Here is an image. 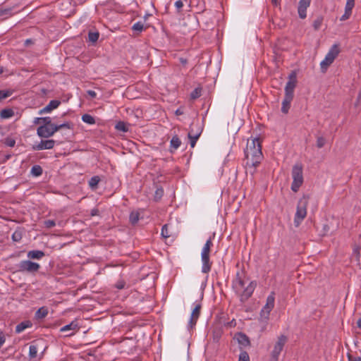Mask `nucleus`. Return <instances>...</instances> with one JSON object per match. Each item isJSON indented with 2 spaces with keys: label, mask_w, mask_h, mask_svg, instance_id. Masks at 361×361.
I'll list each match as a JSON object with an SVG mask.
<instances>
[{
  "label": "nucleus",
  "mask_w": 361,
  "mask_h": 361,
  "mask_svg": "<svg viewBox=\"0 0 361 361\" xmlns=\"http://www.w3.org/2000/svg\"><path fill=\"white\" fill-rule=\"evenodd\" d=\"M139 216H140V214L138 212H132L130 214V222L133 224V225H135V224H137V222L139 220Z\"/></svg>",
  "instance_id": "obj_37"
},
{
  "label": "nucleus",
  "mask_w": 361,
  "mask_h": 361,
  "mask_svg": "<svg viewBox=\"0 0 361 361\" xmlns=\"http://www.w3.org/2000/svg\"><path fill=\"white\" fill-rule=\"evenodd\" d=\"M6 145L8 147H14L16 141L13 139H6L5 142Z\"/></svg>",
  "instance_id": "obj_53"
},
{
  "label": "nucleus",
  "mask_w": 361,
  "mask_h": 361,
  "mask_svg": "<svg viewBox=\"0 0 361 361\" xmlns=\"http://www.w3.org/2000/svg\"><path fill=\"white\" fill-rule=\"evenodd\" d=\"M326 144V139L324 137H318L317 139V147L318 148L323 147Z\"/></svg>",
  "instance_id": "obj_45"
},
{
  "label": "nucleus",
  "mask_w": 361,
  "mask_h": 361,
  "mask_svg": "<svg viewBox=\"0 0 361 361\" xmlns=\"http://www.w3.org/2000/svg\"><path fill=\"white\" fill-rule=\"evenodd\" d=\"M213 246L212 238L210 237L204 244L201 255H209L211 247Z\"/></svg>",
  "instance_id": "obj_24"
},
{
  "label": "nucleus",
  "mask_w": 361,
  "mask_h": 361,
  "mask_svg": "<svg viewBox=\"0 0 361 361\" xmlns=\"http://www.w3.org/2000/svg\"><path fill=\"white\" fill-rule=\"evenodd\" d=\"M293 97L284 96V99L282 102L281 111L283 114H287L289 111L290 103L293 100Z\"/></svg>",
  "instance_id": "obj_21"
},
{
  "label": "nucleus",
  "mask_w": 361,
  "mask_h": 361,
  "mask_svg": "<svg viewBox=\"0 0 361 361\" xmlns=\"http://www.w3.org/2000/svg\"><path fill=\"white\" fill-rule=\"evenodd\" d=\"M348 361H361V357L357 356H354L350 353H348Z\"/></svg>",
  "instance_id": "obj_52"
},
{
  "label": "nucleus",
  "mask_w": 361,
  "mask_h": 361,
  "mask_svg": "<svg viewBox=\"0 0 361 361\" xmlns=\"http://www.w3.org/2000/svg\"><path fill=\"white\" fill-rule=\"evenodd\" d=\"M99 215V210L97 209H93L91 211V216Z\"/></svg>",
  "instance_id": "obj_57"
},
{
  "label": "nucleus",
  "mask_w": 361,
  "mask_h": 361,
  "mask_svg": "<svg viewBox=\"0 0 361 361\" xmlns=\"http://www.w3.org/2000/svg\"><path fill=\"white\" fill-rule=\"evenodd\" d=\"M340 53V49L339 45L337 44H334L331 49H329V52L326 55L327 57H329L331 61H334L335 59L338 56V55Z\"/></svg>",
  "instance_id": "obj_20"
},
{
  "label": "nucleus",
  "mask_w": 361,
  "mask_h": 361,
  "mask_svg": "<svg viewBox=\"0 0 361 361\" xmlns=\"http://www.w3.org/2000/svg\"><path fill=\"white\" fill-rule=\"evenodd\" d=\"M333 62V61L326 56L324 59L320 63L322 71L324 73Z\"/></svg>",
  "instance_id": "obj_28"
},
{
  "label": "nucleus",
  "mask_w": 361,
  "mask_h": 361,
  "mask_svg": "<svg viewBox=\"0 0 361 361\" xmlns=\"http://www.w3.org/2000/svg\"><path fill=\"white\" fill-rule=\"evenodd\" d=\"M244 277L245 274L243 272H237L236 277L233 281V287L235 289L236 291H240L243 288H244Z\"/></svg>",
  "instance_id": "obj_13"
},
{
  "label": "nucleus",
  "mask_w": 361,
  "mask_h": 361,
  "mask_svg": "<svg viewBox=\"0 0 361 361\" xmlns=\"http://www.w3.org/2000/svg\"><path fill=\"white\" fill-rule=\"evenodd\" d=\"M61 104V101L57 99H53L49 102V103L43 109H40L39 111V114H43L51 112L52 110L59 107Z\"/></svg>",
  "instance_id": "obj_15"
},
{
  "label": "nucleus",
  "mask_w": 361,
  "mask_h": 361,
  "mask_svg": "<svg viewBox=\"0 0 361 361\" xmlns=\"http://www.w3.org/2000/svg\"><path fill=\"white\" fill-rule=\"evenodd\" d=\"M201 258L202 262V271L207 274L210 271L212 264L209 259V255H201Z\"/></svg>",
  "instance_id": "obj_18"
},
{
  "label": "nucleus",
  "mask_w": 361,
  "mask_h": 361,
  "mask_svg": "<svg viewBox=\"0 0 361 361\" xmlns=\"http://www.w3.org/2000/svg\"><path fill=\"white\" fill-rule=\"evenodd\" d=\"M245 157L246 168L247 170L250 169V172L253 174L255 172V168L261 163L263 159L259 138L256 137L247 140L245 149Z\"/></svg>",
  "instance_id": "obj_1"
},
{
  "label": "nucleus",
  "mask_w": 361,
  "mask_h": 361,
  "mask_svg": "<svg viewBox=\"0 0 361 361\" xmlns=\"http://www.w3.org/2000/svg\"><path fill=\"white\" fill-rule=\"evenodd\" d=\"M275 302V293L271 292V294L267 297L265 305L261 310L260 315L262 317L267 319L269 318L270 312L274 307Z\"/></svg>",
  "instance_id": "obj_7"
},
{
  "label": "nucleus",
  "mask_w": 361,
  "mask_h": 361,
  "mask_svg": "<svg viewBox=\"0 0 361 361\" xmlns=\"http://www.w3.org/2000/svg\"><path fill=\"white\" fill-rule=\"evenodd\" d=\"M287 341L288 338L284 335H281L278 338V341L275 343L274 349L271 351L270 361L279 360V356Z\"/></svg>",
  "instance_id": "obj_5"
},
{
  "label": "nucleus",
  "mask_w": 361,
  "mask_h": 361,
  "mask_svg": "<svg viewBox=\"0 0 361 361\" xmlns=\"http://www.w3.org/2000/svg\"><path fill=\"white\" fill-rule=\"evenodd\" d=\"M11 8H5V9H0V16H11Z\"/></svg>",
  "instance_id": "obj_49"
},
{
  "label": "nucleus",
  "mask_w": 361,
  "mask_h": 361,
  "mask_svg": "<svg viewBox=\"0 0 361 361\" xmlns=\"http://www.w3.org/2000/svg\"><path fill=\"white\" fill-rule=\"evenodd\" d=\"M360 246L358 245H355L353 247V255L356 256L357 259L360 257Z\"/></svg>",
  "instance_id": "obj_50"
},
{
  "label": "nucleus",
  "mask_w": 361,
  "mask_h": 361,
  "mask_svg": "<svg viewBox=\"0 0 361 361\" xmlns=\"http://www.w3.org/2000/svg\"><path fill=\"white\" fill-rule=\"evenodd\" d=\"M51 121V117H39V118H35L33 123L35 125L42 124H50V122Z\"/></svg>",
  "instance_id": "obj_26"
},
{
  "label": "nucleus",
  "mask_w": 361,
  "mask_h": 361,
  "mask_svg": "<svg viewBox=\"0 0 361 361\" xmlns=\"http://www.w3.org/2000/svg\"><path fill=\"white\" fill-rule=\"evenodd\" d=\"M354 6H355V0H347L345 7V13L341 17L340 20L344 21L350 18Z\"/></svg>",
  "instance_id": "obj_16"
},
{
  "label": "nucleus",
  "mask_w": 361,
  "mask_h": 361,
  "mask_svg": "<svg viewBox=\"0 0 361 361\" xmlns=\"http://www.w3.org/2000/svg\"><path fill=\"white\" fill-rule=\"evenodd\" d=\"M30 39H27V40L26 41V42H27V43H30Z\"/></svg>",
  "instance_id": "obj_63"
},
{
  "label": "nucleus",
  "mask_w": 361,
  "mask_h": 361,
  "mask_svg": "<svg viewBox=\"0 0 361 361\" xmlns=\"http://www.w3.org/2000/svg\"><path fill=\"white\" fill-rule=\"evenodd\" d=\"M45 254L43 251L41 250H30L27 252V257L30 259H40L43 257H44Z\"/></svg>",
  "instance_id": "obj_23"
},
{
  "label": "nucleus",
  "mask_w": 361,
  "mask_h": 361,
  "mask_svg": "<svg viewBox=\"0 0 361 361\" xmlns=\"http://www.w3.org/2000/svg\"><path fill=\"white\" fill-rule=\"evenodd\" d=\"M297 79L295 73H292L289 76V80L285 87V96L290 97L293 98L294 89L296 86Z\"/></svg>",
  "instance_id": "obj_10"
},
{
  "label": "nucleus",
  "mask_w": 361,
  "mask_h": 361,
  "mask_svg": "<svg viewBox=\"0 0 361 361\" xmlns=\"http://www.w3.org/2000/svg\"><path fill=\"white\" fill-rule=\"evenodd\" d=\"M18 271L20 272H26L35 274L37 273L40 265L37 262H33L30 260H23L18 264Z\"/></svg>",
  "instance_id": "obj_4"
},
{
  "label": "nucleus",
  "mask_w": 361,
  "mask_h": 361,
  "mask_svg": "<svg viewBox=\"0 0 361 361\" xmlns=\"http://www.w3.org/2000/svg\"><path fill=\"white\" fill-rule=\"evenodd\" d=\"M293 182L291 184V190L296 192L303 183L302 167L301 165L296 164L293 166L292 169Z\"/></svg>",
  "instance_id": "obj_3"
},
{
  "label": "nucleus",
  "mask_w": 361,
  "mask_h": 361,
  "mask_svg": "<svg viewBox=\"0 0 361 361\" xmlns=\"http://www.w3.org/2000/svg\"><path fill=\"white\" fill-rule=\"evenodd\" d=\"M309 200V195H303L298 202L297 209L294 217V224L296 227L300 226L307 216V207Z\"/></svg>",
  "instance_id": "obj_2"
},
{
  "label": "nucleus",
  "mask_w": 361,
  "mask_h": 361,
  "mask_svg": "<svg viewBox=\"0 0 361 361\" xmlns=\"http://www.w3.org/2000/svg\"><path fill=\"white\" fill-rule=\"evenodd\" d=\"M57 132L56 124L50 122V124L41 125L37 128V133L40 137L48 138Z\"/></svg>",
  "instance_id": "obj_6"
},
{
  "label": "nucleus",
  "mask_w": 361,
  "mask_h": 361,
  "mask_svg": "<svg viewBox=\"0 0 361 361\" xmlns=\"http://www.w3.org/2000/svg\"><path fill=\"white\" fill-rule=\"evenodd\" d=\"M99 37V34L98 32H90L88 33V39L90 42L92 43H95Z\"/></svg>",
  "instance_id": "obj_36"
},
{
  "label": "nucleus",
  "mask_w": 361,
  "mask_h": 361,
  "mask_svg": "<svg viewBox=\"0 0 361 361\" xmlns=\"http://www.w3.org/2000/svg\"><path fill=\"white\" fill-rule=\"evenodd\" d=\"M12 239L15 242H18L22 239V233L20 231H16L12 235Z\"/></svg>",
  "instance_id": "obj_44"
},
{
  "label": "nucleus",
  "mask_w": 361,
  "mask_h": 361,
  "mask_svg": "<svg viewBox=\"0 0 361 361\" xmlns=\"http://www.w3.org/2000/svg\"><path fill=\"white\" fill-rule=\"evenodd\" d=\"M176 115H181V114H183V111H180V109H177V110L176 111Z\"/></svg>",
  "instance_id": "obj_61"
},
{
  "label": "nucleus",
  "mask_w": 361,
  "mask_h": 361,
  "mask_svg": "<svg viewBox=\"0 0 361 361\" xmlns=\"http://www.w3.org/2000/svg\"><path fill=\"white\" fill-rule=\"evenodd\" d=\"M55 142L54 140H42L38 145L33 146V149L35 150L51 149L54 148Z\"/></svg>",
  "instance_id": "obj_12"
},
{
  "label": "nucleus",
  "mask_w": 361,
  "mask_h": 361,
  "mask_svg": "<svg viewBox=\"0 0 361 361\" xmlns=\"http://www.w3.org/2000/svg\"><path fill=\"white\" fill-rule=\"evenodd\" d=\"M11 93L9 90H0V101L11 96Z\"/></svg>",
  "instance_id": "obj_48"
},
{
  "label": "nucleus",
  "mask_w": 361,
  "mask_h": 361,
  "mask_svg": "<svg viewBox=\"0 0 361 361\" xmlns=\"http://www.w3.org/2000/svg\"><path fill=\"white\" fill-rule=\"evenodd\" d=\"M82 121L86 123L91 125L94 124L96 122L94 118L87 114H83L82 116Z\"/></svg>",
  "instance_id": "obj_35"
},
{
  "label": "nucleus",
  "mask_w": 361,
  "mask_h": 361,
  "mask_svg": "<svg viewBox=\"0 0 361 361\" xmlns=\"http://www.w3.org/2000/svg\"><path fill=\"white\" fill-rule=\"evenodd\" d=\"M357 326L359 329H361V318H360L357 322Z\"/></svg>",
  "instance_id": "obj_60"
},
{
  "label": "nucleus",
  "mask_w": 361,
  "mask_h": 361,
  "mask_svg": "<svg viewBox=\"0 0 361 361\" xmlns=\"http://www.w3.org/2000/svg\"><path fill=\"white\" fill-rule=\"evenodd\" d=\"M5 337L2 333H0V347L5 343Z\"/></svg>",
  "instance_id": "obj_56"
},
{
  "label": "nucleus",
  "mask_w": 361,
  "mask_h": 361,
  "mask_svg": "<svg viewBox=\"0 0 361 361\" xmlns=\"http://www.w3.org/2000/svg\"><path fill=\"white\" fill-rule=\"evenodd\" d=\"M161 235L164 238H167L170 236V235L169 233V229H168L167 224H165L162 226Z\"/></svg>",
  "instance_id": "obj_46"
},
{
  "label": "nucleus",
  "mask_w": 361,
  "mask_h": 361,
  "mask_svg": "<svg viewBox=\"0 0 361 361\" xmlns=\"http://www.w3.org/2000/svg\"><path fill=\"white\" fill-rule=\"evenodd\" d=\"M180 62L183 64V65H185L187 64L188 63V60L186 59H184V58H180Z\"/></svg>",
  "instance_id": "obj_59"
},
{
  "label": "nucleus",
  "mask_w": 361,
  "mask_h": 361,
  "mask_svg": "<svg viewBox=\"0 0 361 361\" xmlns=\"http://www.w3.org/2000/svg\"><path fill=\"white\" fill-rule=\"evenodd\" d=\"M125 286H126V282L123 280H120V281H117V283L115 284V287L119 290L124 288Z\"/></svg>",
  "instance_id": "obj_51"
},
{
  "label": "nucleus",
  "mask_w": 361,
  "mask_h": 361,
  "mask_svg": "<svg viewBox=\"0 0 361 361\" xmlns=\"http://www.w3.org/2000/svg\"><path fill=\"white\" fill-rule=\"evenodd\" d=\"M87 93L92 99L97 97V93L93 90H89L87 91Z\"/></svg>",
  "instance_id": "obj_54"
},
{
  "label": "nucleus",
  "mask_w": 361,
  "mask_h": 361,
  "mask_svg": "<svg viewBox=\"0 0 361 361\" xmlns=\"http://www.w3.org/2000/svg\"><path fill=\"white\" fill-rule=\"evenodd\" d=\"M222 335V331L221 329H215L213 331V340L214 342H218L219 339L221 338Z\"/></svg>",
  "instance_id": "obj_42"
},
{
  "label": "nucleus",
  "mask_w": 361,
  "mask_h": 361,
  "mask_svg": "<svg viewBox=\"0 0 361 361\" xmlns=\"http://www.w3.org/2000/svg\"><path fill=\"white\" fill-rule=\"evenodd\" d=\"M99 181V177L97 176H94L92 177L89 180V185L92 189H96Z\"/></svg>",
  "instance_id": "obj_34"
},
{
  "label": "nucleus",
  "mask_w": 361,
  "mask_h": 361,
  "mask_svg": "<svg viewBox=\"0 0 361 361\" xmlns=\"http://www.w3.org/2000/svg\"><path fill=\"white\" fill-rule=\"evenodd\" d=\"M56 127L57 128V131L63 129V128H67V129H72L73 127V125L71 122H65L62 124L56 125Z\"/></svg>",
  "instance_id": "obj_39"
},
{
  "label": "nucleus",
  "mask_w": 361,
  "mask_h": 361,
  "mask_svg": "<svg viewBox=\"0 0 361 361\" xmlns=\"http://www.w3.org/2000/svg\"><path fill=\"white\" fill-rule=\"evenodd\" d=\"M44 226L47 228H51L56 226V222L54 220H51V219L45 220L44 221Z\"/></svg>",
  "instance_id": "obj_47"
},
{
  "label": "nucleus",
  "mask_w": 361,
  "mask_h": 361,
  "mask_svg": "<svg viewBox=\"0 0 361 361\" xmlns=\"http://www.w3.org/2000/svg\"><path fill=\"white\" fill-rule=\"evenodd\" d=\"M175 6L179 10L183 6V4L181 0L176 1L175 2Z\"/></svg>",
  "instance_id": "obj_55"
},
{
  "label": "nucleus",
  "mask_w": 361,
  "mask_h": 361,
  "mask_svg": "<svg viewBox=\"0 0 361 361\" xmlns=\"http://www.w3.org/2000/svg\"><path fill=\"white\" fill-rule=\"evenodd\" d=\"M324 18L322 16H318L316 19L313 21L312 26L315 30H319L323 23Z\"/></svg>",
  "instance_id": "obj_32"
},
{
  "label": "nucleus",
  "mask_w": 361,
  "mask_h": 361,
  "mask_svg": "<svg viewBox=\"0 0 361 361\" xmlns=\"http://www.w3.org/2000/svg\"><path fill=\"white\" fill-rule=\"evenodd\" d=\"M38 344L32 343L29 348V357L30 359H34L37 356Z\"/></svg>",
  "instance_id": "obj_25"
},
{
  "label": "nucleus",
  "mask_w": 361,
  "mask_h": 361,
  "mask_svg": "<svg viewBox=\"0 0 361 361\" xmlns=\"http://www.w3.org/2000/svg\"><path fill=\"white\" fill-rule=\"evenodd\" d=\"M73 334V332L70 333V334H66V336H72Z\"/></svg>",
  "instance_id": "obj_62"
},
{
  "label": "nucleus",
  "mask_w": 361,
  "mask_h": 361,
  "mask_svg": "<svg viewBox=\"0 0 361 361\" xmlns=\"http://www.w3.org/2000/svg\"><path fill=\"white\" fill-rule=\"evenodd\" d=\"M115 128L123 133L128 132L129 130L128 126L123 121H118L116 124Z\"/></svg>",
  "instance_id": "obj_29"
},
{
  "label": "nucleus",
  "mask_w": 361,
  "mask_h": 361,
  "mask_svg": "<svg viewBox=\"0 0 361 361\" xmlns=\"http://www.w3.org/2000/svg\"><path fill=\"white\" fill-rule=\"evenodd\" d=\"M80 1H81V2H84V1H85V0H81Z\"/></svg>",
  "instance_id": "obj_64"
},
{
  "label": "nucleus",
  "mask_w": 361,
  "mask_h": 361,
  "mask_svg": "<svg viewBox=\"0 0 361 361\" xmlns=\"http://www.w3.org/2000/svg\"><path fill=\"white\" fill-rule=\"evenodd\" d=\"M202 129L198 125H195L192 123L190 128V131L188 133V138L190 139V147H194L195 146L196 142L200 137L202 133Z\"/></svg>",
  "instance_id": "obj_8"
},
{
  "label": "nucleus",
  "mask_w": 361,
  "mask_h": 361,
  "mask_svg": "<svg viewBox=\"0 0 361 361\" xmlns=\"http://www.w3.org/2000/svg\"><path fill=\"white\" fill-rule=\"evenodd\" d=\"M164 195V190L161 187L157 188L154 193V200L156 201L159 200Z\"/></svg>",
  "instance_id": "obj_40"
},
{
  "label": "nucleus",
  "mask_w": 361,
  "mask_h": 361,
  "mask_svg": "<svg viewBox=\"0 0 361 361\" xmlns=\"http://www.w3.org/2000/svg\"><path fill=\"white\" fill-rule=\"evenodd\" d=\"M202 88L196 87L194 90L190 93V98L192 99H196L201 96Z\"/></svg>",
  "instance_id": "obj_38"
},
{
  "label": "nucleus",
  "mask_w": 361,
  "mask_h": 361,
  "mask_svg": "<svg viewBox=\"0 0 361 361\" xmlns=\"http://www.w3.org/2000/svg\"><path fill=\"white\" fill-rule=\"evenodd\" d=\"M42 172V168L39 165H35L31 169V174L34 176H39Z\"/></svg>",
  "instance_id": "obj_31"
},
{
  "label": "nucleus",
  "mask_w": 361,
  "mask_h": 361,
  "mask_svg": "<svg viewBox=\"0 0 361 361\" xmlns=\"http://www.w3.org/2000/svg\"><path fill=\"white\" fill-rule=\"evenodd\" d=\"M311 0H300L298 8V13L301 19L307 17L306 11L310 5Z\"/></svg>",
  "instance_id": "obj_11"
},
{
  "label": "nucleus",
  "mask_w": 361,
  "mask_h": 361,
  "mask_svg": "<svg viewBox=\"0 0 361 361\" xmlns=\"http://www.w3.org/2000/svg\"><path fill=\"white\" fill-rule=\"evenodd\" d=\"M14 115V112L11 109H4L1 110L0 116L2 118H9Z\"/></svg>",
  "instance_id": "obj_30"
},
{
  "label": "nucleus",
  "mask_w": 361,
  "mask_h": 361,
  "mask_svg": "<svg viewBox=\"0 0 361 361\" xmlns=\"http://www.w3.org/2000/svg\"><path fill=\"white\" fill-rule=\"evenodd\" d=\"M200 310H201V305L197 304L193 309L192 314H191L190 319L189 321L190 328L192 329L193 326H195L197 321L200 315Z\"/></svg>",
  "instance_id": "obj_14"
},
{
  "label": "nucleus",
  "mask_w": 361,
  "mask_h": 361,
  "mask_svg": "<svg viewBox=\"0 0 361 361\" xmlns=\"http://www.w3.org/2000/svg\"><path fill=\"white\" fill-rule=\"evenodd\" d=\"M80 329V325L77 319L72 321L70 324L61 328V332H66V331H78Z\"/></svg>",
  "instance_id": "obj_19"
},
{
  "label": "nucleus",
  "mask_w": 361,
  "mask_h": 361,
  "mask_svg": "<svg viewBox=\"0 0 361 361\" xmlns=\"http://www.w3.org/2000/svg\"><path fill=\"white\" fill-rule=\"evenodd\" d=\"M170 144L171 147H173L174 149H176L180 147L181 141L177 135H175L171 140Z\"/></svg>",
  "instance_id": "obj_33"
},
{
  "label": "nucleus",
  "mask_w": 361,
  "mask_h": 361,
  "mask_svg": "<svg viewBox=\"0 0 361 361\" xmlns=\"http://www.w3.org/2000/svg\"><path fill=\"white\" fill-rule=\"evenodd\" d=\"M235 338L237 339L238 343L243 347H247L250 345V341L249 337L244 333L239 332L235 334Z\"/></svg>",
  "instance_id": "obj_17"
},
{
  "label": "nucleus",
  "mask_w": 361,
  "mask_h": 361,
  "mask_svg": "<svg viewBox=\"0 0 361 361\" xmlns=\"http://www.w3.org/2000/svg\"><path fill=\"white\" fill-rule=\"evenodd\" d=\"M256 286V281H252L250 282L248 286L246 288H245L242 293L240 295V300L241 302H245L252 296Z\"/></svg>",
  "instance_id": "obj_9"
},
{
  "label": "nucleus",
  "mask_w": 361,
  "mask_h": 361,
  "mask_svg": "<svg viewBox=\"0 0 361 361\" xmlns=\"http://www.w3.org/2000/svg\"><path fill=\"white\" fill-rule=\"evenodd\" d=\"M133 30L140 33L144 30V25L141 22H137L132 27Z\"/></svg>",
  "instance_id": "obj_41"
},
{
  "label": "nucleus",
  "mask_w": 361,
  "mask_h": 361,
  "mask_svg": "<svg viewBox=\"0 0 361 361\" xmlns=\"http://www.w3.org/2000/svg\"><path fill=\"white\" fill-rule=\"evenodd\" d=\"M238 361H250L248 353L245 350H242L239 355Z\"/></svg>",
  "instance_id": "obj_43"
},
{
  "label": "nucleus",
  "mask_w": 361,
  "mask_h": 361,
  "mask_svg": "<svg viewBox=\"0 0 361 361\" xmlns=\"http://www.w3.org/2000/svg\"><path fill=\"white\" fill-rule=\"evenodd\" d=\"M48 314V310L45 307H42L39 309L37 310V311L35 313V317L37 319H43L47 317Z\"/></svg>",
  "instance_id": "obj_27"
},
{
  "label": "nucleus",
  "mask_w": 361,
  "mask_h": 361,
  "mask_svg": "<svg viewBox=\"0 0 361 361\" xmlns=\"http://www.w3.org/2000/svg\"><path fill=\"white\" fill-rule=\"evenodd\" d=\"M271 4L274 6H278L280 4V0H271Z\"/></svg>",
  "instance_id": "obj_58"
},
{
  "label": "nucleus",
  "mask_w": 361,
  "mask_h": 361,
  "mask_svg": "<svg viewBox=\"0 0 361 361\" xmlns=\"http://www.w3.org/2000/svg\"><path fill=\"white\" fill-rule=\"evenodd\" d=\"M32 326V323L30 320H26L18 324L16 327V332L20 334L25 329L30 328Z\"/></svg>",
  "instance_id": "obj_22"
}]
</instances>
